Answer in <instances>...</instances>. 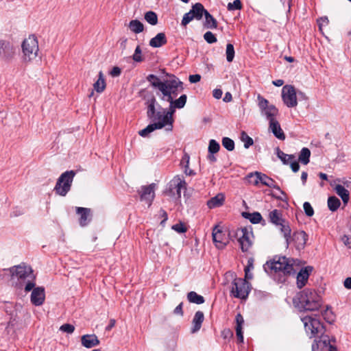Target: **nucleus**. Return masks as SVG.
<instances>
[{
    "label": "nucleus",
    "instance_id": "obj_1",
    "mask_svg": "<svg viewBox=\"0 0 351 351\" xmlns=\"http://www.w3.org/2000/svg\"><path fill=\"white\" fill-rule=\"evenodd\" d=\"M295 306L300 311H313L321 306L319 296L316 292L306 289L298 293L293 299Z\"/></svg>",
    "mask_w": 351,
    "mask_h": 351
},
{
    "label": "nucleus",
    "instance_id": "obj_2",
    "mask_svg": "<svg viewBox=\"0 0 351 351\" xmlns=\"http://www.w3.org/2000/svg\"><path fill=\"white\" fill-rule=\"evenodd\" d=\"M156 104L157 101L154 96L147 99L146 101L147 117L154 121V124L158 130L165 128L167 131H172L173 122L165 113L162 109L160 111L156 112Z\"/></svg>",
    "mask_w": 351,
    "mask_h": 351
},
{
    "label": "nucleus",
    "instance_id": "obj_3",
    "mask_svg": "<svg viewBox=\"0 0 351 351\" xmlns=\"http://www.w3.org/2000/svg\"><path fill=\"white\" fill-rule=\"evenodd\" d=\"M293 259L285 256L274 257L264 265L265 271L270 274H282L283 275L294 274L296 272Z\"/></svg>",
    "mask_w": 351,
    "mask_h": 351
},
{
    "label": "nucleus",
    "instance_id": "obj_4",
    "mask_svg": "<svg viewBox=\"0 0 351 351\" xmlns=\"http://www.w3.org/2000/svg\"><path fill=\"white\" fill-rule=\"evenodd\" d=\"M10 271L13 276L18 278L21 286L25 283L24 289L26 292L30 291L35 287V276L30 267L18 265L10 268Z\"/></svg>",
    "mask_w": 351,
    "mask_h": 351
},
{
    "label": "nucleus",
    "instance_id": "obj_5",
    "mask_svg": "<svg viewBox=\"0 0 351 351\" xmlns=\"http://www.w3.org/2000/svg\"><path fill=\"white\" fill-rule=\"evenodd\" d=\"M169 89L160 95L162 101L172 104L176 108L181 109L184 107L187 101L186 95L184 94L180 96L178 99H174L178 93L183 90V83L178 79V81Z\"/></svg>",
    "mask_w": 351,
    "mask_h": 351
},
{
    "label": "nucleus",
    "instance_id": "obj_6",
    "mask_svg": "<svg viewBox=\"0 0 351 351\" xmlns=\"http://www.w3.org/2000/svg\"><path fill=\"white\" fill-rule=\"evenodd\" d=\"M22 56L24 63L32 62L37 57L39 51L38 40L35 35H29L21 43Z\"/></svg>",
    "mask_w": 351,
    "mask_h": 351
},
{
    "label": "nucleus",
    "instance_id": "obj_7",
    "mask_svg": "<svg viewBox=\"0 0 351 351\" xmlns=\"http://www.w3.org/2000/svg\"><path fill=\"white\" fill-rule=\"evenodd\" d=\"M305 332L309 338H317L326 332L323 323L315 316H304L301 317Z\"/></svg>",
    "mask_w": 351,
    "mask_h": 351
},
{
    "label": "nucleus",
    "instance_id": "obj_8",
    "mask_svg": "<svg viewBox=\"0 0 351 351\" xmlns=\"http://www.w3.org/2000/svg\"><path fill=\"white\" fill-rule=\"evenodd\" d=\"M312 351H338L336 338L325 332L314 340Z\"/></svg>",
    "mask_w": 351,
    "mask_h": 351
},
{
    "label": "nucleus",
    "instance_id": "obj_9",
    "mask_svg": "<svg viewBox=\"0 0 351 351\" xmlns=\"http://www.w3.org/2000/svg\"><path fill=\"white\" fill-rule=\"evenodd\" d=\"M241 249L243 252H248L254 243V234L250 226L237 228L234 232Z\"/></svg>",
    "mask_w": 351,
    "mask_h": 351
},
{
    "label": "nucleus",
    "instance_id": "obj_10",
    "mask_svg": "<svg viewBox=\"0 0 351 351\" xmlns=\"http://www.w3.org/2000/svg\"><path fill=\"white\" fill-rule=\"evenodd\" d=\"M75 176V172L73 170L66 171L62 173L58 178L54 187L55 192L60 196H65L71 190Z\"/></svg>",
    "mask_w": 351,
    "mask_h": 351
},
{
    "label": "nucleus",
    "instance_id": "obj_11",
    "mask_svg": "<svg viewBox=\"0 0 351 351\" xmlns=\"http://www.w3.org/2000/svg\"><path fill=\"white\" fill-rule=\"evenodd\" d=\"M251 290V285L241 278H235L232 283L231 295L236 298L245 300L247 298Z\"/></svg>",
    "mask_w": 351,
    "mask_h": 351
},
{
    "label": "nucleus",
    "instance_id": "obj_12",
    "mask_svg": "<svg viewBox=\"0 0 351 351\" xmlns=\"http://www.w3.org/2000/svg\"><path fill=\"white\" fill-rule=\"evenodd\" d=\"M167 75L169 78L164 81H161L158 76L154 74L148 75L146 79L151 84L152 87L158 88L161 93V95H163L164 93L169 89V87H171V86H173L172 84H174L178 80L174 75Z\"/></svg>",
    "mask_w": 351,
    "mask_h": 351
},
{
    "label": "nucleus",
    "instance_id": "obj_13",
    "mask_svg": "<svg viewBox=\"0 0 351 351\" xmlns=\"http://www.w3.org/2000/svg\"><path fill=\"white\" fill-rule=\"evenodd\" d=\"M258 106L261 110V114L267 117V119L271 121V119H276L278 114V110L274 105H269L268 100L261 95L258 97Z\"/></svg>",
    "mask_w": 351,
    "mask_h": 351
},
{
    "label": "nucleus",
    "instance_id": "obj_14",
    "mask_svg": "<svg viewBox=\"0 0 351 351\" xmlns=\"http://www.w3.org/2000/svg\"><path fill=\"white\" fill-rule=\"evenodd\" d=\"M16 56V48L9 41L0 40V60L10 62Z\"/></svg>",
    "mask_w": 351,
    "mask_h": 351
},
{
    "label": "nucleus",
    "instance_id": "obj_15",
    "mask_svg": "<svg viewBox=\"0 0 351 351\" xmlns=\"http://www.w3.org/2000/svg\"><path fill=\"white\" fill-rule=\"evenodd\" d=\"M282 97L285 105L293 108L298 105L296 90L291 85H286L282 89Z\"/></svg>",
    "mask_w": 351,
    "mask_h": 351
},
{
    "label": "nucleus",
    "instance_id": "obj_16",
    "mask_svg": "<svg viewBox=\"0 0 351 351\" xmlns=\"http://www.w3.org/2000/svg\"><path fill=\"white\" fill-rule=\"evenodd\" d=\"M213 241L218 249L224 248L229 242L226 234L222 230L220 226L217 225L213 229Z\"/></svg>",
    "mask_w": 351,
    "mask_h": 351
},
{
    "label": "nucleus",
    "instance_id": "obj_17",
    "mask_svg": "<svg viewBox=\"0 0 351 351\" xmlns=\"http://www.w3.org/2000/svg\"><path fill=\"white\" fill-rule=\"evenodd\" d=\"M156 184L152 183L148 186H143L138 191L141 200L145 202L149 206L155 197Z\"/></svg>",
    "mask_w": 351,
    "mask_h": 351
},
{
    "label": "nucleus",
    "instance_id": "obj_18",
    "mask_svg": "<svg viewBox=\"0 0 351 351\" xmlns=\"http://www.w3.org/2000/svg\"><path fill=\"white\" fill-rule=\"evenodd\" d=\"M31 293V302L35 306L42 305L45 300V289L42 287L33 288Z\"/></svg>",
    "mask_w": 351,
    "mask_h": 351
},
{
    "label": "nucleus",
    "instance_id": "obj_19",
    "mask_svg": "<svg viewBox=\"0 0 351 351\" xmlns=\"http://www.w3.org/2000/svg\"><path fill=\"white\" fill-rule=\"evenodd\" d=\"M312 271L313 267L311 266H307L300 269L297 275V286L299 289L302 288L306 285Z\"/></svg>",
    "mask_w": 351,
    "mask_h": 351
},
{
    "label": "nucleus",
    "instance_id": "obj_20",
    "mask_svg": "<svg viewBox=\"0 0 351 351\" xmlns=\"http://www.w3.org/2000/svg\"><path fill=\"white\" fill-rule=\"evenodd\" d=\"M308 235L304 231H298L293 233V241L298 250H303L306 245Z\"/></svg>",
    "mask_w": 351,
    "mask_h": 351
},
{
    "label": "nucleus",
    "instance_id": "obj_21",
    "mask_svg": "<svg viewBox=\"0 0 351 351\" xmlns=\"http://www.w3.org/2000/svg\"><path fill=\"white\" fill-rule=\"evenodd\" d=\"M269 130L280 141H284L285 139L286 136L276 119H271V121H269Z\"/></svg>",
    "mask_w": 351,
    "mask_h": 351
},
{
    "label": "nucleus",
    "instance_id": "obj_22",
    "mask_svg": "<svg viewBox=\"0 0 351 351\" xmlns=\"http://www.w3.org/2000/svg\"><path fill=\"white\" fill-rule=\"evenodd\" d=\"M76 213L80 217L79 223L81 226H86L90 221V209L83 207H76Z\"/></svg>",
    "mask_w": 351,
    "mask_h": 351
},
{
    "label": "nucleus",
    "instance_id": "obj_23",
    "mask_svg": "<svg viewBox=\"0 0 351 351\" xmlns=\"http://www.w3.org/2000/svg\"><path fill=\"white\" fill-rule=\"evenodd\" d=\"M171 186H173L176 190L178 197H180L182 191L186 189V182L182 176H176L171 181Z\"/></svg>",
    "mask_w": 351,
    "mask_h": 351
},
{
    "label": "nucleus",
    "instance_id": "obj_24",
    "mask_svg": "<svg viewBox=\"0 0 351 351\" xmlns=\"http://www.w3.org/2000/svg\"><path fill=\"white\" fill-rule=\"evenodd\" d=\"M82 344L87 348L95 347L99 343V341L95 335H84L81 339Z\"/></svg>",
    "mask_w": 351,
    "mask_h": 351
},
{
    "label": "nucleus",
    "instance_id": "obj_25",
    "mask_svg": "<svg viewBox=\"0 0 351 351\" xmlns=\"http://www.w3.org/2000/svg\"><path fill=\"white\" fill-rule=\"evenodd\" d=\"M236 320V335L240 343L243 342V335L242 331V327L244 324V319L241 313H238L235 317Z\"/></svg>",
    "mask_w": 351,
    "mask_h": 351
},
{
    "label": "nucleus",
    "instance_id": "obj_26",
    "mask_svg": "<svg viewBox=\"0 0 351 351\" xmlns=\"http://www.w3.org/2000/svg\"><path fill=\"white\" fill-rule=\"evenodd\" d=\"M204 315L203 312L202 311H197L194 315V317L193 319V327L191 328V332L195 333L197 332L202 326V324L204 321Z\"/></svg>",
    "mask_w": 351,
    "mask_h": 351
},
{
    "label": "nucleus",
    "instance_id": "obj_27",
    "mask_svg": "<svg viewBox=\"0 0 351 351\" xmlns=\"http://www.w3.org/2000/svg\"><path fill=\"white\" fill-rule=\"evenodd\" d=\"M167 42L165 33H158L155 37L149 40V45L154 48L160 47Z\"/></svg>",
    "mask_w": 351,
    "mask_h": 351
},
{
    "label": "nucleus",
    "instance_id": "obj_28",
    "mask_svg": "<svg viewBox=\"0 0 351 351\" xmlns=\"http://www.w3.org/2000/svg\"><path fill=\"white\" fill-rule=\"evenodd\" d=\"M225 201V196L223 193H218L207 202L209 208H215L222 206Z\"/></svg>",
    "mask_w": 351,
    "mask_h": 351
},
{
    "label": "nucleus",
    "instance_id": "obj_29",
    "mask_svg": "<svg viewBox=\"0 0 351 351\" xmlns=\"http://www.w3.org/2000/svg\"><path fill=\"white\" fill-rule=\"evenodd\" d=\"M258 180L263 185L267 186L271 189H275L280 191V187L274 180L267 176L266 174L260 172Z\"/></svg>",
    "mask_w": 351,
    "mask_h": 351
},
{
    "label": "nucleus",
    "instance_id": "obj_30",
    "mask_svg": "<svg viewBox=\"0 0 351 351\" xmlns=\"http://www.w3.org/2000/svg\"><path fill=\"white\" fill-rule=\"evenodd\" d=\"M269 221L275 224L276 226H279L280 224H282L284 221H285L282 219V212L280 210L274 209L269 212Z\"/></svg>",
    "mask_w": 351,
    "mask_h": 351
},
{
    "label": "nucleus",
    "instance_id": "obj_31",
    "mask_svg": "<svg viewBox=\"0 0 351 351\" xmlns=\"http://www.w3.org/2000/svg\"><path fill=\"white\" fill-rule=\"evenodd\" d=\"M336 193L341 198L343 204L346 205L350 199L349 191L342 185L337 184L335 187Z\"/></svg>",
    "mask_w": 351,
    "mask_h": 351
},
{
    "label": "nucleus",
    "instance_id": "obj_32",
    "mask_svg": "<svg viewBox=\"0 0 351 351\" xmlns=\"http://www.w3.org/2000/svg\"><path fill=\"white\" fill-rule=\"evenodd\" d=\"M207 11L200 3H197L192 6L190 12L193 14L195 19L201 20L202 16L204 15L205 12Z\"/></svg>",
    "mask_w": 351,
    "mask_h": 351
},
{
    "label": "nucleus",
    "instance_id": "obj_33",
    "mask_svg": "<svg viewBox=\"0 0 351 351\" xmlns=\"http://www.w3.org/2000/svg\"><path fill=\"white\" fill-rule=\"evenodd\" d=\"M106 86L104 74L102 71H99L98 80L93 84V88L96 92L101 93L105 90Z\"/></svg>",
    "mask_w": 351,
    "mask_h": 351
},
{
    "label": "nucleus",
    "instance_id": "obj_34",
    "mask_svg": "<svg viewBox=\"0 0 351 351\" xmlns=\"http://www.w3.org/2000/svg\"><path fill=\"white\" fill-rule=\"evenodd\" d=\"M204 16V27L207 29H216L217 27V20L208 11L205 12Z\"/></svg>",
    "mask_w": 351,
    "mask_h": 351
},
{
    "label": "nucleus",
    "instance_id": "obj_35",
    "mask_svg": "<svg viewBox=\"0 0 351 351\" xmlns=\"http://www.w3.org/2000/svg\"><path fill=\"white\" fill-rule=\"evenodd\" d=\"M128 27L131 32L135 34H139L144 30L143 24L138 20H132L128 24Z\"/></svg>",
    "mask_w": 351,
    "mask_h": 351
},
{
    "label": "nucleus",
    "instance_id": "obj_36",
    "mask_svg": "<svg viewBox=\"0 0 351 351\" xmlns=\"http://www.w3.org/2000/svg\"><path fill=\"white\" fill-rule=\"evenodd\" d=\"M187 299L190 302L197 304H201L204 302V297L200 295H198L195 291H190L189 293H188Z\"/></svg>",
    "mask_w": 351,
    "mask_h": 351
},
{
    "label": "nucleus",
    "instance_id": "obj_37",
    "mask_svg": "<svg viewBox=\"0 0 351 351\" xmlns=\"http://www.w3.org/2000/svg\"><path fill=\"white\" fill-rule=\"evenodd\" d=\"M280 226V230L284 235V237L286 240L287 245H289L290 240L291 239V230L289 225V223L286 221H284L282 224L279 225Z\"/></svg>",
    "mask_w": 351,
    "mask_h": 351
},
{
    "label": "nucleus",
    "instance_id": "obj_38",
    "mask_svg": "<svg viewBox=\"0 0 351 351\" xmlns=\"http://www.w3.org/2000/svg\"><path fill=\"white\" fill-rule=\"evenodd\" d=\"M328 207L330 210L336 211L340 206V200L335 196L329 197L328 199Z\"/></svg>",
    "mask_w": 351,
    "mask_h": 351
},
{
    "label": "nucleus",
    "instance_id": "obj_39",
    "mask_svg": "<svg viewBox=\"0 0 351 351\" xmlns=\"http://www.w3.org/2000/svg\"><path fill=\"white\" fill-rule=\"evenodd\" d=\"M311 156V151L306 147H303L299 155V160L304 165H307L309 162Z\"/></svg>",
    "mask_w": 351,
    "mask_h": 351
},
{
    "label": "nucleus",
    "instance_id": "obj_40",
    "mask_svg": "<svg viewBox=\"0 0 351 351\" xmlns=\"http://www.w3.org/2000/svg\"><path fill=\"white\" fill-rule=\"evenodd\" d=\"M276 153L279 159L281 160V161L287 165L288 164L289 161L294 158L293 155H289L284 153L280 149L279 147L276 148Z\"/></svg>",
    "mask_w": 351,
    "mask_h": 351
},
{
    "label": "nucleus",
    "instance_id": "obj_41",
    "mask_svg": "<svg viewBox=\"0 0 351 351\" xmlns=\"http://www.w3.org/2000/svg\"><path fill=\"white\" fill-rule=\"evenodd\" d=\"M145 19L147 23H149L152 25H155L158 23L157 14L152 11H149L145 13Z\"/></svg>",
    "mask_w": 351,
    "mask_h": 351
},
{
    "label": "nucleus",
    "instance_id": "obj_42",
    "mask_svg": "<svg viewBox=\"0 0 351 351\" xmlns=\"http://www.w3.org/2000/svg\"><path fill=\"white\" fill-rule=\"evenodd\" d=\"M260 175V172L255 171L254 173H250L247 176V179L249 183L257 186L259 183H261V180H258Z\"/></svg>",
    "mask_w": 351,
    "mask_h": 351
},
{
    "label": "nucleus",
    "instance_id": "obj_43",
    "mask_svg": "<svg viewBox=\"0 0 351 351\" xmlns=\"http://www.w3.org/2000/svg\"><path fill=\"white\" fill-rule=\"evenodd\" d=\"M155 130H158L156 125L153 123L148 125L145 128L140 130L138 134L143 137H146L149 134L154 132Z\"/></svg>",
    "mask_w": 351,
    "mask_h": 351
},
{
    "label": "nucleus",
    "instance_id": "obj_44",
    "mask_svg": "<svg viewBox=\"0 0 351 351\" xmlns=\"http://www.w3.org/2000/svg\"><path fill=\"white\" fill-rule=\"evenodd\" d=\"M226 54L227 61L231 62L234 57V49L232 44L229 43L226 45Z\"/></svg>",
    "mask_w": 351,
    "mask_h": 351
},
{
    "label": "nucleus",
    "instance_id": "obj_45",
    "mask_svg": "<svg viewBox=\"0 0 351 351\" xmlns=\"http://www.w3.org/2000/svg\"><path fill=\"white\" fill-rule=\"evenodd\" d=\"M241 139L244 143L245 148L247 149L253 145V139L250 137L245 132H242L241 134Z\"/></svg>",
    "mask_w": 351,
    "mask_h": 351
},
{
    "label": "nucleus",
    "instance_id": "obj_46",
    "mask_svg": "<svg viewBox=\"0 0 351 351\" xmlns=\"http://www.w3.org/2000/svg\"><path fill=\"white\" fill-rule=\"evenodd\" d=\"M220 149L219 144L214 139H211L209 141L208 152L210 154H216Z\"/></svg>",
    "mask_w": 351,
    "mask_h": 351
},
{
    "label": "nucleus",
    "instance_id": "obj_47",
    "mask_svg": "<svg viewBox=\"0 0 351 351\" xmlns=\"http://www.w3.org/2000/svg\"><path fill=\"white\" fill-rule=\"evenodd\" d=\"M222 145L228 151H232L234 149V141L228 137L223 138Z\"/></svg>",
    "mask_w": 351,
    "mask_h": 351
},
{
    "label": "nucleus",
    "instance_id": "obj_48",
    "mask_svg": "<svg viewBox=\"0 0 351 351\" xmlns=\"http://www.w3.org/2000/svg\"><path fill=\"white\" fill-rule=\"evenodd\" d=\"M227 8L229 11L241 10L242 3L240 0H234L232 3H229L228 4Z\"/></svg>",
    "mask_w": 351,
    "mask_h": 351
},
{
    "label": "nucleus",
    "instance_id": "obj_49",
    "mask_svg": "<svg viewBox=\"0 0 351 351\" xmlns=\"http://www.w3.org/2000/svg\"><path fill=\"white\" fill-rule=\"evenodd\" d=\"M204 38L209 44L215 43L217 40L215 34L211 32H206L204 34Z\"/></svg>",
    "mask_w": 351,
    "mask_h": 351
},
{
    "label": "nucleus",
    "instance_id": "obj_50",
    "mask_svg": "<svg viewBox=\"0 0 351 351\" xmlns=\"http://www.w3.org/2000/svg\"><path fill=\"white\" fill-rule=\"evenodd\" d=\"M193 19H195V18L193 16V14L189 11L184 15L181 21V25L184 27H186L187 24H189Z\"/></svg>",
    "mask_w": 351,
    "mask_h": 351
},
{
    "label": "nucleus",
    "instance_id": "obj_51",
    "mask_svg": "<svg viewBox=\"0 0 351 351\" xmlns=\"http://www.w3.org/2000/svg\"><path fill=\"white\" fill-rule=\"evenodd\" d=\"M176 109L177 108L172 104H169V106L167 110H164L165 113L169 117V119H171V120L174 122L173 114L175 113Z\"/></svg>",
    "mask_w": 351,
    "mask_h": 351
},
{
    "label": "nucleus",
    "instance_id": "obj_52",
    "mask_svg": "<svg viewBox=\"0 0 351 351\" xmlns=\"http://www.w3.org/2000/svg\"><path fill=\"white\" fill-rule=\"evenodd\" d=\"M303 208L306 216L312 217L314 215V210L309 202H305L303 204Z\"/></svg>",
    "mask_w": 351,
    "mask_h": 351
},
{
    "label": "nucleus",
    "instance_id": "obj_53",
    "mask_svg": "<svg viewBox=\"0 0 351 351\" xmlns=\"http://www.w3.org/2000/svg\"><path fill=\"white\" fill-rule=\"evenodd\" d=\"M132 59L134 61L137 62H141L143 61V58L141 56V49L140 46H137L135 49L134 53L132 56Z\"/></svg>",
    "mask_w": 351,
    "mask_h": 351
},
{
    "label": "nucleus",
    "instance_id": "obj_54",
    "mask_svg": "<svg viewBox=\"0 0 351 351\" xmlns=\"http://www.w3.org/2000/svg\"><path fill=\"white\" fill-rule=\"evenodd\" d=\"M249 219L252 223H258L261 221L262 216L259 213L255 212L250 214Z\"/></svg>",
    "mask_w": 351,
    "mask_h": 351
},
{
    "label": "nucleus",
    "instance_id": "obj_55",
    "mask_svg": "<svg viewBox=\"0 0 351 351\" xmlns=\"http://www.w3.org/2000/svg\"><path fill=\"white\" fill-rule=\"evenodd\" d=\"M60 330L64 332H66L68 334H71L74 332L75 327L72 324H64L60 326Z\"/></svg>",
    "mask_w": 351,
    "mask_h": 351
},
{
    "label": "nucleus",
    "instance_id": "obj_56",
    "mask_svg": "<svg viewBox=\"0 0 351 351\" xmlns=\"http://www.w3.org/2000/svg\"><path fill=\"white\" fill-rule=\"evenodd\" d=\"M319 29L321 32H322L323 27L326 26L329 23V20L327 16H323L317 19V21Z\"/></svg>",
    "mask_w": 351,
    "mask_h": 351
},
{
    "label": "nucleus",
    "instance_id": "obj_57",
    "mask_svg": "<svg viewBox=\"0 0 351 351\" xmlns=\"http://www.w3.org/2000/svg\"><path fill=\"white\" fill-rule=\"evenodd\" d=\"M172 229L178 233H184L186 232L187 228L182 223H178L172 226Z\"/></svg>",
    "mask_w": 351,
    "mask_h": 351
},
{
    "label": "nucleus",
    "instance_id": "obj_58",
    "mask_svg": "<svg viewBox=\"0 0 351 351\" xmlns=\"http://www.w3.org/2000/svg\"><path fill=\"white\" fill-rule=\"evenodd\" d=\"M189 155L186 153L184 154L182 156V158L180 162V165L184 168V167H189Z\"/></svg>",
    "mask_w": 351,
    "mask_h": 351
},
{
    "label": "nucleus",
    "instance_id": "obj_59",
    "mask_svg": "<svg viewBox=\"0 0 351 351\" xmlns=\"http://www.w3.org/2000/svg\"><path fill=\"white\" fill-rule=\"evenodd\" d=\"M121 70L118 66H114L110 72V75L112 77H118L121 75Z\"/></svg>",
    "mask_w": 351,
    "mask_h": 351
},
{
    "label": "nucleus",
    "instance_id": "obj_60",
    "mask_svg": "<svg viewBox=\"0 0 351 351\" xmlns=\"http://www.w3.org/2000/svg\"><path fill=\"white\" fill-rule=\"evenodd\" d=\"M189 80L191 83H197L200 81L201 76L199 74L191 75Z\"/></svg>",
    "mask_w": 351,
    "mask_h": 351
},
{
    "label": "nucleus",
    "instance_id": "obj_61",
    "mask_svg": "<svg viewBox=\"0 0 351 351\" xmlns=\"http://www.w3.org/2000/svg\"><path fill=\"white\" fill-rule=\"evenodd\" d=\"M222 94H223L222 90L219 88L214 89V90L213 92V97L217 99H220L221 97Z\"/></svg>",
    "mask_w": 351,
    "mask_h": 351
},
{
    "label": "nucleus",
    "instance_id": "obj_62",
    "mask_svg": "<svg viewBox=\"0 0 351 351\" xmlns=\"http://www.w3.org/2000/svg\"><path fill=\"white\" fill-rule=\"evenodd\" d=\"M290 166H291L292 171L295 173L298 172L300 169V165L297 161L291 162Z\"/></svg>",
    "mask_w": 351,
    "mask_h": 351
},
{
    "label": "nucleus",
    "instance_id": "obj_63",
    "mask_svg": "<svg viewBox=\"0 0 351 351\" xmlns=\"http://www.w3.org/2000/svg\"><path fill=\"white\" fill-rule=\"evenodd\" d=\"M341 241L346 245H349L351 244V237L348 235H343L341 237Z\"/></svg>",
    "mask_w": 351,
    "mask_h": 351
},
{
    "label": "nucleus",
    "instance_id": "obj_64",
    "mask_svg": "<svg viewBox=\"0 0 351 351\" xmlns=\"http://www.w3.org/2000/svg\"><path fill=\"white\" fill-rule=\"evenodd\" d=\"M343 285L346 289H351V277H348L345 279Z\"/></svg>",
    "mask_w": 351,
    "mask_h": 351
}]
</instances>
